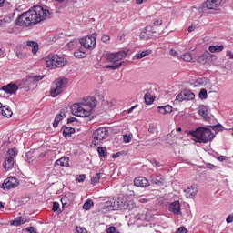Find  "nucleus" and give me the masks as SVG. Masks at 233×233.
Wrapping results in <instances>:
<instances>
[{
	"label": "nucleus",
	"mask_w": 233,
	"mask_h": 233,
	"mask_svg": "<svg viewBox=\"0 0 233 233\" xmlns=\"http://www.w3.org/2000/svg\"><path fill=\"white\" fill-rule=\"evenodd\" d=\"M51 14L48 8L36 5L27 12L22 13L16 19V25L17 26L28 28V26H34V25L45 21L46 17H50Z\"/></svg>",
	"instance_id": "f257e3e1"
},
{
	"label": "nucleus",
	"mask_w": 233,
	"mask_h": 233,
	"mask_svg": "<svg viewBox=\"0 0 233 233\" xmlns=\"http://www.w3.org/2000/svg\"><path fill=\"white\" fill-rule=\"evenodd\" d=\"M97 106V99L94 96H88L84 99V103H75L71 106L74 116L79 117H88L92 114V108Z\"/></svg>",
	"instance_id": "f03ea898"
},
{
	"label": "nucleus",
	"mask_w": 233,
	"mask_h": 233,
	"mask_svg": "<svg viewBox=\"0 0 233 233\" xmlns=\"http://www.w3.org/2000/svg\"><path fill=\"white\" fill-rule=\"evenodd\" d=\"M190 135L196 138L197 143H210L216 137V135L208 127H198L195 131H191Z\"/></svg>",
	"instance_id": "7ed1b4c3"
},
{
	"label": "nucleus",
	"mask_w": 233,
	"mask_h": 233,
	"mask_svg": "<svg viewBox=\"0 0 233 233\" xmlns=\"http://www.w3.org/2000/svg\"><path fill=\"white\" fill-rule=\"evenodd\" d=\"M68 85V79L65 77L56 78L51 85L49 94L51 97H57L65 92V88Z\"/></svg>",
	"instance_id": "20e7f679"
},
{
	"label": "nucleus",
	"mask_w": 233,
	"mask_h": 233,
	"mask_svg": "<svg viewBox=\"0 0 233 233\" xmlns=\"http://www.w3.org/2000/svg\"><path fill=\"white\" fill-rule=\"evenodd\" d=\"M46 63L47 65V68H61V66H65L66 65V60L63 56L51 54L46 58Z\"/></svg>",
	"instance_id": "39448f33"
},
{
	"label": "nucleus",
	"mask_w": 233,
	"mask_h": 233,
	"mask_svg": "<svg viewBox=\"0 0 233 233\" xmlns=\"http://www.w3.org/2000/svg\"><path fill=\"white\" fill-rule=\"evenodd\" d=\"M80 45L86 50H94L97 45V34L93 33L80 39Z\"/></svg>",
	"instance_id": "423d86ee"
},
{
	"label": "nucleus",
	"mask_w": 233,
	"mask_h": 233,
	"mask_svg": "<svg viewBox=\"0 0 233 233\" xmlns=\"http://www.w3.org/2000/svg\"><path fill=\"white\" fill-rule=\"evenodd\" d=\"M93 137H94V140L92 144L95 147L101 145V141L108 137V129H106V127H99L98 129H96L93 133Z\"/></svg>",
	"instance_id": "0eeeda50"
},
{
	"label": "nucleus",
	"mask_w": 233,
	"mask_h": 233,
	"mask_svg": "<svg viewBox=\"0 0 233 233\" xmlns=\"http://www.w3.org/2000/svg\"><path fill=\"white\" fill-rule=\"evenodd\" d=\"M127 56V52L120 51L116 53H109L106 55L107 63H114L115 65L117 63H121L122 59H125Z\"/></svg>",
	"instance_id": "6e6552de"
},
{
	"label": "nucleus",
	"mask_w": 233,
	"mask_h": 233,
	"mask_svg": "<svg viewBox=\"0 0 233 233\" xmlns=\"http://www.w3.org/2000/svg\"><path fill=\"white\" fill-rule=\"evenodd\" d=\"M195 97L196 95L191 90L185 89L177 96L176 101H179L180 103L181 101H192Z\"/></svg>",
	"instance_id": "1a4fd4ad"
},
{
	"label": "nucleus",
	"mask_w": 233,
	"mask_h": 233,
	"mask_svg": "<svg viewBox=\"0 0 233 233\" xmlns=\"http://www.w3.org/2000/svg\"><path fill=\"white\" fill-rule=\"evenodd\" d=\"M19 186V180L15 177H7L5 179L4 183L2 184V188L5 190H10V188H15V187Z\"/></svg>",
	"instance_id": "9d476101"
},
{
	"label": "nucleus",
	"mask_w": 233,
	"mask_h": 233,
	"mask_svg": "<svg viewBox=\"0 0 233 233\" xmlns=\"http://www.w3.org/2000/svg\"><path fill=\"white\" fill-rule=\"evenodd\" d=\"M223 5V0H207L204 3V6L208 10H219Z\"/></svg>",
	"instance_id": "9b49d317"
},
{
	"label": "nucleus",
	"mask_w": 233,
	"mask_h": 233,
	"mask_svg": "<svg viewBox=\"0 0 233 233\" xmlns=\"http://www.w3.org/2000/svg\"><path fill=\"white\" fill-rule=\"evenodd\" d=\"M135 187H138L139 188H146V187H149L150 183L148 179L145 177H138L134 180Z\"/></svg>",
	"instance_id": "f8f14e48"
},
{
	"label": "nucleus",
	"mask_w": 233,
	"mask_h": 233,
	"mask_svg": "<svg viewBox=\"0 0 233 233\" xmlns=\"http://www.w3.org/2000/svg\"><path fill=\"white\" fill-rule=\"evenodd\" d=\"M184 193L186 198H188L189 199L194 198L196 194H198V186L193 185L190 187L184 189Z\"/></svg>",
	"instance_id": "ddd939ff"
},
{
	"label": "nucleus",
	"mask_w": 233,
	"mask_h": 233,
	"mask_svg": "<svg viewBox=\"0 0 233 233\" xmlns=\"http://www.w3.org/2000/svg\"><path fill=\"white\" fill-rule=\"evenodd\" d=\"M169 212H173V214L177 216L181 215V204L178 200L174 201L169 205Z\"/></svg>",
	"instance_id": "4468645a"
},
{
	"label": "nucleus",
	"mask_w": 233,
	"mask_h": 233,
	"mask_svg": "<svg viewBox=\"0 0 233 233\" xmlns=\"http://www.w3.org/2000/svg\"><path fill=\"white\" fill-rule=\"evenodd\" d=\"M150 181L153 183V185L161 186L165 182V177L160 174H153L150 176Z\"/></svg>",
	"instance_id": "2eb2a0df"
},
{
	"label": "nucleus",
	"mask_w": 233,
	"mask_h": 233,
	"mask_svg": "<svg viewBox=\"0 0 233 233\" xmlns=\"http://www.w3.org/2000/svg\"><path fill=\"white\" fill-rule=\"evenodd\" d=\"M2 90L6 94H15L19 90V86L14 83H10L6 86H4Z\"/></svg>",
	"instance_id": "dca6fc26"
},
{
	"label": "nucleus",
	"mask_w": 233,
	"mask_h": 233,
	"mask_svg": "<svg viewBox=\"0 0 233 233\" xmlns=\"http://www.w3.org/2000/svg\"><path fill=\"white\" fill-rule=\"evenodd\" d=\"M0 114H2V116H5V117H12V114H14V112H12V109L9 106H3V104H1Z\"/></svg>",
	"instance_id": "f3484780"
},
{
	"label": "nucleus",
	"mask_w": 233,
	"mask_h": 233,
	"mask_svg": "<svg viewBox=\"0 0 233 233\" xmlns=\"http://www.w3.org/2000/svg\"><path fill=\"white\" fill-rule=\"evenodd\" d=\"M55 168H61V167H69L68 157H61L54 164Z\"/></svg>",
	"instance_id": "a211bd4d"
},
{
	"label": "nucleus",
	"mask_w": 233,
	"mask_h": 233,
	"mask_svg": "<svg viewBox=\"0 0 233 233\" xmlns=\"http://www.w3.org/2000/svg\"><path fill=\"white\" fill-rule=\"evenodd\" d=\"M73 201H74V195L72 193H67L61 198V203L63 207H65V205L66 206L70 205Z\"/></svg>",
	"instance_id": "6ab92c4d"
},
{
	"label": "nucleus",
	"mask_w": 233,
	"mask_h": 233,
	"mask_svg": "<svg viewBox=\"0 0 233 233\" xmlns=\"http://www.w3.org/2000/svg\"><path fill=\"white\" fill-rule=\"evenodd\" d=\"M117 208L116 202L114 201H107L103 207V209L106 210V212H114V210H117Z\"/></svg>",
	"instance_id": "aec40b11"
},
{
	"label": "nucleus",
	"mask_w": 233,
	"mask_h": 233,
	"mask_svg": "<svg viewBox=\"0 0 233 233\" xmlns=\"http://www.w3.org/2000/svg\"><path fill=\"white\" fill-rule=\"evenodd\" d=\"M15 163V160L12 158V157H6L5 164H4V168L5 170H12L14 168V165Z\"/></svg>",
	"instance_id": "412c9836"
},
{
	"label": "nucleus",
	"mask_w": 233,
	"mask_h": 233,
	"mask_svg": "<svg viewBox=\"0 0 233 233\" xmlns=\"http://www.w3.org/2000/svg\"><path fill=\"white\" fill-rule=\"evenodd\" d=\"M198 114L204 117L205 121H210V116H208V108L205 106H199Z\"/></svg>",
	"instance_id": "4be33fe9"
},
{
	"label": "nucleus",
	"mask_w": 233,
	"mask_h": 233,
	"mask_svg": "<svg viewBox=\"0 0 233 233\" xmlns=\"http://www.w3.org/2000/svg\"><path fill=\"white\" fill-rule=\"evenodd\" d=\"M28 219L26 217H16L14 221L11 223L14 227H21V225H25Z\"/></svg>",
	"instance_id": "5701e85b"
},
{
	"label": "nucleus",
	"mask_w": 233,
	"mask_h": 233,
	"mask_svg": "<svg viewBox=\"0 0 233 233\" xmlns=\"http://www.w3.org/2000/svg\"><path fill=\"white\" fill-rule=\"evenodd\" d=\"M65 119V112L60 111L59 114H57L55 117L53 127L54 128H57L59 127V122L63 121Z\"/></svg>",
	"instance_id": "b1692460"
},
{
	"label": "nucleus",
	"mask_w": 233,
	"mask_h": 233,
	"mask_svg": "<svg viewBox=\"0 0 233 233\" xmlns=\"http://www.w3.org/2000/svg\"><path fill=\"white\" fill-rule=\"evenodd\" d=\"M158 112L159 114H163L164 116L167 114H171L173 107L170 105H167V106H158Z\"/></svg>",
	"instance_id": "393cba45"
},
{
	"label": "nucleus",
	"mask_w": 233,
	"mask_h": 233,
	"mask_svg": "<svg viewBox=\"0 0 233 233\" xmlns=\"http://www.w3.org/2000/svg\"><path fill=\"white\" fill-rule=\"evenodd\" d=\"M62 128L64 137H71L72 135L76 132V129L74 127H68L66 126H64Z\"/></svg>",
	"instance_id": "a878e982"
},
{
	"label": "nucleus",
	"mask_w": 233,
	"mask_h": 233,
	"mask_svg": "<svg viewBox=\"0 0 233 233\" xmlns=\"http://www.w3.org/2000/svg\"><path fill=\"white\" fill-rule=\"evenodd\" d=\"M27 46L32 48V54L35 56L39 52V44L35 41H27Z\"/></svg>",
	"instance_id": "bb28decb"
},
{
	"label": "nucleus",
	"mask_w": 233,
	"mask_h": 233,
	"mask_svg": "<svg viewBox=\"0 0 233 233\" xmlns=\"http://www.w3.org/2000/svg\"><path fill=\"white\" fill-rule=\"evenodd\" d=\"M225 49V46L220 45V46H209L208 51L211 52V54H216L219 52H223Z\"/></svg>",
	"instance_id": "cd10ccee"
},
{
	"label": "nucleus",
	"mask_w": 233,
	"mask_h": 233,
	"mask_svg": "<svg viewBox=\"0 0 233 233\" xmlns=\"http://www.w3.org/2000/svg\"><path fill=\"white\" fill-rule=\"evenodd\" d=\"M137 221H150L152 219V217L147 216V213H139L135 217Z\"/></svg>",
	"instance_id": "c85d7f7f"
},
{
	"label": "nucleus",
	"mask_w": 233,
	"mask_h": 233,
	"mask_svg": "<svg viewBox=\"0 0 233 233\" xmlns=\"http://www.w3.org/2000/svg\"><path fill=\"white\" fill-rule=\"evenodd\" d=\"M150 54H152V51L150 50H146L140 53H137L135 55V59H143V57H147V56H150Z\"/></svg>",
	"instance_id": "c756f323"
},
{
	"label": "nucleus",
	"mask_w": 233,
	"mask_h": 233,
	"mask_svg": "<svg viewBox=\"0 0 233 233\" xmlns=\"http://www.w3.org/2000/svg\"><path fill=\"white\" fill-rule=\"evenodd\" d=\"M144 99L146 105H152L154 103V96L150 93H146Z\"/></svg>",
	"instance_id": "7c9ffc66"
},
{
	"label": "nucleus",
	"mask_w": 233,
	"mask_h": 233,
	"mask_svg": "<svg viewBox=\"0 0 233 233\" xmlns=\"http://www.w3.org/2000/svg\"><path fill=\"white\" fill-rule=\"evenodd\" d=\"M74 56L75 57H77V59H85V57H86V53L81 49H78L74 53Z\"/></svg>",
	"instance_id": "2f4dec72"
},
{
	"label": "nucleus",
	"mask_w": 233,
	"mask_h": 233,
	"mask_svg": "<svg viewBox=\"0 0 233 233\" xmlns=\"http://www.w3.org/2000/svg\"><path fill=\"white\" fill-rule=\"evenodd\" d=\"M121 65H123V62H118L116 64L106 65V66H104V68H110L111 70H117L118 68H121Z\"/></svg>",
	"instance_id": "473e14b6"
},
{
	"label": "nucleus",
	"mask_w": 233,
	"mask_h": 233,
	"mask_svg": "<svg viewBox=\"0 0 233 233\" xmlns=\"http://www.w3.org/2000/svg\"><path fill=\"white\" fill-rule=\"evenodd\" d=\"M91 207H94V201L92 199H87L83 205L84 210H88Z\"/></svg>",
	"instance_id": "72a5a7b5"
},
{
	"label": "nucleus",
	"mask_w": 233,
	"mask_h": 233,
	"mask_svg": "<svg viewBox=\"0 0 233 233\" xmlns=\"http://www.w3.org/2000/svg\"><path fill=\"white\" fill-rule=\"evenodd\" d=\"M101 179V173H96L94 177L91 178L92 185H96L99 183V180Z\"/></svg>",
	"instance_id": "f704fd0d"
},
{
	"label": "nucleus",
	"mask_w": 233,
	"mask_h": 233,
	"mask_svg": "<svg viewBox=\"0 0 233 233\" xmlns=\"http://www.w3.org/2000/svg\"><path fill=\"white\" fill-rule=\"evenodd\" d=\"M15 156H17L16 148H11L7 151V157H12L13 159H15Z\"/></svg>",
	"instance_id": "c9c22d12"
},
{
	"label": "nucleus",
	"mask_w": 233,
	"mask_h": 233,
	"mask_svg": "<svg viewBox=\"0 0 233 233\" xmlns=\"http://www.w3.org/2000/svg\"><path fill=\"white\" fill-rule=\"evenodd\" d=\"M181 59H183V61L190 62L192 61V54H190L189 52L185 53L184 55H182Z\"/></svg>",
	"instance_id": "e433bc0d"
},
{
	"label": "nucleus",
	"mask_w": 233,
	"mask_h": 233,
	"mask_svg": "<svg viewBox=\"0 0 233 233\" xmlns=\"http://www.w3.org/2000/svg\"><path fill=\"white\" fill-rule=\"evenodd\" d=\"M97 152L100 157H105V156H106V147H98Z\"/></svg>",
	"instance_id": "4c0bfd02"
},
{
	"label": "nucleus",
	"mask_w": 233,
	"mask_h": 233,
	"mask_svg": "<svg viewBox=\"0 0 233 233\" xmlns=\"http://www.w3.org/2000/svg\"><path fill=\"white\" fill-rule=\"evenodd\" d=\"M199 98L200 99H207V97H208V95H207V89H205V88H202L201 90H200V92H199Z\"/></svg>",
	"instance_id": "58836bf2"
},
{
	"label": "nucleus",
	"mask_w": 233,
	"mask_h": 233,
	"mask_svg": "<svg viewBox=\"0 0 233 233\" xmlns=\"http://www.w3.org/2000/svg\"><path fill=\"white\" fill-rule=\"evenodd\" d=\"M215 132H223V126L221 124H218L216 126L211 127Z\"/></svg>",
	"instance_id": "ea45409f"
},
{
	"label": "nucleus",
	"mask_w": 233,
	"mask_h": 233,
	"mask_svg": "<svg viewBox=\"0 0 233 233\" xmlns=\"http://www.w3.org/2000/svg\"><path fill=\"white\" fill-rule=\"evenodd\" d=\"M123 141L124 143H130V141H132V135H123Z\"/></svg>",
	"instance_id": "a19ab883"
},
{
	"label": "nucleus",
	"mask_w": 233,
	"mask_h": 233,
	"mask_svg": "<svg viewBox=\"0 0 233 233\" xmlns=\"http://www.w3.org/2000/svg\"><path fill=\"white\" fill-rule=\"evenodd\" d=\"M101 41L102 43H106V45H108V43H110V35H103L101 37Z\"/></svg>",
	"instance_id": "79ce46f5"
},
{
	"label": "nucleus",
	"mask_w": 233,
	"mask_h": 233,
	"mask_svg": "<svg viewBox=\"0 0 233 233\" xmlns=\"http://www.w3.org/2000/svg\"><path fill=\"white\" fill-rule=\"evenodd\" d=\"M43 79H45V76L36 75L33 76V81H35V83H37V81H41Z\"/></svg>",
	"instance_id": "37998d69"
},
{
	"label": "nucleus",
	"mask_w": 233,
	"mask_h": 233,
	"mask_svg": "<svg viewBox=\"0 0 233 233\" xmlns=\"http://www.w3.org/2000/svg\"><path fill=\"white\" fill-rule=\"evenodd\" d=\"M176 233H188V230L185 227H180L177 228Z\"/></svg>",
	"instance_id": "c03bdc74"
},
{
	"label": "nucleus",
	"mask_w": 233,
	"mask_h": 233,
	"mask_svg": "<svg viewBox=\"0 0 233 233\" xmlns=\"http://www.w3.org/2000/svg\"><path fill=\"white\" fill-rule=\"evenodd\" d=\"M154 26H160V25H163V20L161 19H157L153 21Z\"/></svg>",
	"instance_id": "a18cd8bd"
},
{
	"label": "nucleus",
	"mask_w": 233,
	"mask_h": 233,
	"mask_svg": "<svg viewBox=\"0 0 233 233\" xmlns=\"http://www.w3.org/2000/svg\"><path fill=\"white\" fill-rule=\"evenodd\" d=\"M57 210H59V203L54 202L53 203V212H57Z\"/></svg>",
	"instance_id": "49530a36"
},
{
	"label": "nucleus",
	"mask_w": 233,
	"mask_h": 233,
	"mask_svg": "<svg viewBox=\"0 0 233 233\" xmlns=\"http://www.w3.org/2000/svg\"><path fill=\"white\" fill-rule=\"evenodd\" d=\"M85 179H86V177L85 175H80L77 178L76 181H78V183H83V181H85Z\"/></svg>",
	"instance_id": "de8ad7c7"
},
{
	"label": "nucleus",
	"mask_w": 233,
	"mask_h": 233,
	"mask_svg": "<svg viewBox=\"0 0 233 233\" xmlns=\"http://www.w3.org/2000/svg\"><path fill=\"white\" fill-rule=\"evenodd\" d=\"M76 232L77 233H87L86 229L85 228L76 227Z\"/></svg>",
	"instance_id": "09e8293b"
},
{
	"label": "nucleus",
	"mask_w": 233,
	"mask_h": 233,
	"mask_svg": "<svg viewBox=\"0 0 233 233\" xmlns=\"http://www.w3.org/2000/svg\"><path fill=\"white\" fill-rule=\"evenodd\" d=\"M107 233H119V232H117L115 227H110L109 228H107Z\"/></svg>",
	"instance_id": "8fccbe9b"
},
{
	"label": "nucleus",
	"mask_w": 233,
	"mask_h": 233,
	"mask_svg": "<svg viewBox=\"0 0 233 233\" xmlns=\"http://www.w3.org/2000/svg\"><path fill=\"white\" fill-rule=\"evenodd\" d=\"M169 53L173 57H177V51H176V49H170Z\"/></svg>",
	"instance_id": "3c124183"
},
{
	"label": "nucleus",
	"mask_w": 233,
	"mask_h": 233,
	"mask_svg": "<svg viewBox=\"0 0 233 233\" xmlns=\"http://www.w3.org/2000/svg\"><path fill=\"white\" fill-rule=\"evenodd\" d=\"M139 203H148V199L143 198V196L138 198Z\"/></svg>",
	"instance_id": "603ef678"
},
{
	"label": "nucleus",
	"mask_w": 233,
	"mask_h": 233,
	"mask_svg": "<svg viewBox=\"0 0 233 233\" xmlns=\"http://www.w3.org/2000/svg\"><path fill=\"white\" fill-rule=\"evenodd\" d=\"M227 223H233V215H229L227 218H226Z\"/></svg>",
	"instance_id": "864d4df0"
},
{
	"label": "nucleus",
	"mask_w": 233,
	"mask_h": 233,
	"mask_svg": "<svg viewBox=\"0 0 233 233\" xmlns=\"http://www.w3.org/2000/svg\"><path fill=\"white\" fill-rule=\"evenodd\" d=\"M16 56L20 59H23L25 57V54H23L22 52H16Z\"/></svg>",
	"instance_id": "5fc2aeb1"
},
{
	"label": "nucleus",
	"mask_w": 233,
	"mask_h": 233,
	"mask_svg": "<svg viewBox=\"0 0 233 233\" xmlns=\"http://www.w3.org/2000/svg\"><path fill=\"white\" fill-rule=\"evenodd\" d=\"M75 121H76V116H72V117H70V118L67 119V123H68V124L74 123Z\"/></svg>",
	"instance_id": "6e6d98bb"
},
{
	"label": "nucleus",
	"mask_w": 233,
	"mask_h": 233,
	"mask_svg": "<svg viewBox=\"0 0 233 233\" xmlns=\"http://www.w3.org/2000/svg\"><path fill=\"white\" fill-rule=\"evenodd\" d=\"M218 160L223 162V161L227 160V157L220 156V157H218Z\"/></svg>",
	"instance_id": "4d7b16f0"
},
{
	"label": "nucleus",
	"mask_w": 233,
	"mask_h": 233,
	"mask_svg": "<svg viewBox=\"0 0 233 233\" xmlns=\"http://www.w3.org/2000/svg\"><path fill=\"white\" fill-rule=\"evenodd\" d=\"M187 30L188 32H194V30H196V25H189Z\"/></svg>",
	"instance_id": "13d9d810"
},
{
	"label": "nucleus",
	"mask_w": 233,
	"mask_h": 233,
	"mask_svg": "<svg viewBox=\"0 0 233 233\" xmlns=\"http://www.w3.org/2000/svg\"><path fill=\"white\" fill-rule=\"evenodd\" d=\"M207 56H210V53L208 52L205 53L202 56L198 58V61H201V59H203L204 57H207Z\"/></svg>",
	"instance_id": "bf43d9fd"
},
{
	"label": "nucleus",
	"mask_w": 233,
	"mask_h": 233,
	"mask_svg": "<svg viewBox=\"0 0 233 233\" xmlns=\"http://www.w3.org/2000/svg\"><path fill=\"white\" fill-rule=\"evenodd\" d=\"M119 156H121V153H116V154H113L112 157H113V159H117V157H119Z\"/></svg>",
	"instance_id": "052dcab7"
},
{
	"label": "nucleus",
	"mask_w": 233,
	"mask_h": 233,
	"mask_svg": "<svg viewBox=\"0 0 233 233\" xmlns=\"http://www.w3.org/2000/svg\"><path fill=\"white\" fill-rule=\"evenodd\" d=\"M130 0H114L115 3H128Z\"/></svg>",
	"instance_id": "680f3d73"
},
{
	"label": "nucleus",
	"mask_w": 233,
	"mask_h": 233,
	"mask_svg": "<svg viewBox=\"0 0 233 233\" xmlns=\"http://www.w3.org/2000/svg\"><path fill=\"white\" fill-rule=\"evenodd\" d=\"M228 56H229L230 59H233V53L230 50L227 51Z\"/></svg>",
	"instance_id": "e2e57ef3"
},
{
	"label": "nucleus",
	"mask_w": 233,
	"mask_h": 233,
	"mask_svg": "<svg viewBox=\"0 0 233 233\" xmlns=\"http://www.w3.org/2000/svg\"><path fill=\"white\" fill-rule=\"evenodd\" d=\"M136 108V106L130 107L128 110H127V114H132V112H134V109Z\"/></svg>",
	"instance_id": "0e129e2a"
},
{
	"label": "nucleus",
	"mask_w": 233,
	"mask_h": 233,
	"mask_svg": "<svg viewBox=\"0 0 233 233\" xmlns=\"http://www.w3.org/2000/svg\"><path fill=\"white\" fill-rule=\"evenodd\" d=\"M5 6V0H0V8H3Z\"/></svg>",
	"instance_id": "69168bd1"
},
{
	"label": "nucleus",
	"mask_w": 233,
	"mask_h": 233,
	"mask_svg": "<svg viewBox=\"0 0 233 233\" xmlns=\"http://www.w3.org/2000/svg\"><path fill=\"white\" fill-rule=\"evenodd\" d=\"M145 0H136L137 5H142Z\"/></svg>",
	"instance_id": "338daca9"
},
{
	"label": "nucleus",
	"mask_w": 233,
	"mask_h": 233,
	"mask_svg": "<svg viewBox=\"0 0 233 233\" xmlns=\"http://www.w3.org/2000/svg\"><path fill=\"white\" fill-rule=\"evenodd\" d=\"M0 208H5V206L3 205V202H0Z\"/></svg>",
	"instance_id": "774afa93"
}]
</instances>
